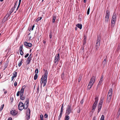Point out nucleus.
<instances>
[{
    "mask_svg": "<svg viewBox=\"0 0 120 120\" xmlns=\"http://www.w3.org/2000/svg\"><path fill=\"white\" fill-rule=\"evenodd\" d=\"M48 75V72L47 70H45V71L44 74V76L43 75L41 79L40 82L41 84L42 85L43 82V86H44L46 85L47 82V77Z\"/></svg>",
    "mask_w": 120,
    "mask_h": 120,
    "instance_id": "obj_1",
    "label": "nucleus"
},
{
    "mask_svg": "<svg viewBox=\"0 0 120 120\" xmlns=\"http://www.w3.org/2000/svg\"><path fill=\"white\" fill-rule=\"evenodd\" d=\"M95 77L94 76H93L91 78L88 86V89L90 90L92 87L93 84L94 83L95 81Z\"/></svg>",
    "mask_w": 120,
    "mask_h": 120,
    "instance_id": "obj_2",
    "label": "nucleus"
},
{
    "mask_svg": "<svg viewBox=\"0 0 120 120\" xmlns=\"http://www.w3.org/2000/svg\"><path fill=\"white\" fill-rule=\"evenodd\" d=\"M116 14L114 13H113L112 19L111 26L112 28L114 27L116 22Z\"/></svg>",
    "mask_w": 120,
    "mask_h": 120,
    "instance_id": "obj_3",
    "label": "nucleus"
},
{
    "mask_svg": "<svg viewBox=\"0 0 120 120\" xmlns=\"http://www.w3.org/2000/svg\"><path fill=\"white\" fill-rule=\"evenodd\" d=\"M72 109L71 105H68L67 108L66 114L67 115H69L71 112H72Z\"/></svg>",
    "mask_w": 120,
    "mask_h": 120,
    "instance_id": "obj_4",
    "label": "nucleus"
},
{
    "mask_svg": "<svg viewBox=\"0 0 120 120\" xmlns=\"http://www.w3.org/2000/svg\"><path fill=\"white\" fill-rule=\"evenodd\" d=\"M109 12L107 10L106 13V16L105 17V22H108L109 21Z\"/></svg>",
    "mask_w": 120,
    "mask_h": 120,
    "instance_id": "obj_5",
    "label": "nucleus"
},
{
    "mask_svg": "<svg viewBox=\"0 0 120 120\" xmlns=\"http://www.w3.org/2000/svg\"><path fill=\"white\" fill-rule=\"evenodd\" d=\"M60 59L59 57V54L58 53L56 55L54 59L55 63H56L57 62L59 61Z\"/></svg>",
    "mask_w": 120,
    "mask_h": 120,
    "instance_id": "obj_6",
    "label": "nucleus"
},
{
    "mask_svg": "<svg viewBox=\"0 0 120 120\" xmlns=\"http://www.w3.org/2000/svg\"><path fill=\"white\" fill-rule=\"evenodd\" d=\"M18 109L20 110H21L24 109V105L22 102H20L18 106Z\"/></svg>",
    "mask_w": 120,
    "mask_h": 120,
    "instance_id": "obj_7",
    "label": "nucleus"
},
{
    "mask_svg": "<svg viewBox=\"0 0 120 120\" xmlns=\"http://www.w3.org/2000/svg\"><path fill=\"white\" fill-rule=\"evenodd\" d=\"M26 119L27 120H29L30 119V110L28 109L26 111Z\"/></svg>",
    "mask_w": 120,
    "mask_h": 120,
    "instance_id": "obj_8",
    "label": "nucleus"
},
{
    "mask_svg": "<svg viewBox=\"0 0 120 120\" xmlns=\"http://www.w3.org/2000/svg\"><path fill=\"white\" fill-rule=\"evenodd\" d=\"M24 44L27 47H30L32 46V44L30 43H27L26 42H24Z\"/></svg>",
    "mask_w": 120,
    "mask_h": 120,
    "instance_id": "obj_9",
    "label": "nucleus"
},
{
    "mask_svg": "<svg viewBox=\"0 0 120 120\" xmlns=\"http://www.w3.org/2000/svg\"><path fill=\"white\" fill-rule=\"evenodd\" d=\"M25 87V86H23L22 88L21 89L20 92V95H23L24 94V90Z\"/></svg>",
    "mask_w": 120,
    "mask_h": 120,
    "instance_id": "obj_10",
    "label": "nucleus"
},
{
    "mask_svg": "<svg viewBox=\"0 0 120 120\" xmlns=\"http://www.w3.org/2000/svg\"><path fill=\"white\" fill-rule=\"evenodd\" d=\"M26 104L25 105H24V109H26L28 105L29 102H28V99H27L26 100Z\"/></svg>",
    "mask_w": 120,
    "mask_h": 120,
    "instance_id": "obj_11",
    "label": "nucleus"
},
{
    "mask_svg": "<svg viewBox=\"0 0 120 120\" xmlns=\"http://www.w3.org/2000/svg\"><path fill=\"white\" fill-rule=\"evenodd\" d=\"M11 115L13 116H15L16 114L17 113L16 111L14 110L11 111Z\"/></svg>",
    "mask_w": 120,
    "mask_h": 120,
    "instance_id": "obj_12",
    "label": "nucleus"
},
{
    "mask_svg": "<svg viewBox=\"0 0 120 120\" xmlns=\"http://www.w3.org/2000/svg\"><path fill=\"white\" fill-rule=\"evenodd\" d=\"M56 19V16L54 15L53 16L52 18V22L53 23H54L55 22V21Z\"/></svg>",
    "mask_w": 120,
    "mask_h": 120,
    "instance_id": "obj_13",
    "label": "nucleus"
},
{
    "mask_svg": "<svg viewBox=\"0 0 120 120\" xmlns=\"http://www.w3.org/2000/svg\"><path fill=\"white\" fill-rule=\"evenodd\" d=\"M98 98L96 97L95 98V101L94 103V105H97V104L98 103Z\"/></svg>",
    "mask_w": 120,
    "mask_h": 120,
    "instance_id": "obj_14",
    "label": "nucleus"
},
{
    "mask_svg": "<svg viewBox=\"0 0 120 120\" xmlns=\"http://www.w3.org/2000/svg\"><path fill=\"white\" fill-rule=\"evenodd\" d=\"M102 107V105H98V113L100 111L101 109V108Z\"/></svg>",
    "mask_w": 120,
    "mask_h": 120,
    "instance_id": "obj_15",
    "label": "nucleus"
},
{
    "mask_svg": "<svg viewBox=\"0 0 120 120\" xmlns=\"http://www.w3.org/2000/svg\"><path fill=\"white\" fill-rule=\"evenodd\" d=\"M76 26L79 28L80 29H81L82 27V25L79 24H78L76 25Z\"/></svg>",
    "mask_w": 120,
    "mask_h": 120,
    "instance_id": "obj_16",
    "label": "nucleus"
},
{
    "mask_svg": "<svg viewBox=\"0 0 120 120\" xmlns=\"http://www.w3.org/2000/svg\"><path fill=\"white\" fill-rule=\"evenodd\" d=\"M100 45V44L99 43H96V49H97L98 48Z\"/></svg>",
    "mask_w": 120,
    "mask_h": 120,
    "instance_id": "obj_17",
    "label": "nucleus"
},
{
    "mask_svg": "<svg viewBox=\"0 0 120 120\" xmlns=\"http://www.w3.org/2000/svg\"><path fill=\"white\" fill-rule=\"evenodd\" d=\"M66 116H65L64 120H68L69 119V117L68 116V115L66 114Z\"/></svg>",
    "mask_w": 120,
    "mask_h": 120,
    "instance_id": "obj_18",
    "label": "nucleus"
},
{
    "mask_svg": "<svg viewBox=\"0 0 120 120\" xmlns=\"http://www.w3.org/2000/svg\"><path fill=\"white\" fill-rule=\"evenodd\" d=\"M111 98V97H109L107 96V101L108 103H109L110 101Z\"/></svg>",
    "mask_w": 120,
    "mask_h": 120,
    "instance_id": "obj_19",
    "label": "nucleus"
},
{
    "mask_svg": "<svg viewBox=\"0 0 120 120\" xmlns=\"http://www.w3.org/2000/svg\"><path fill=\"white\" fill-rule=\"evenodd\" d=\"M13 77H16L17 75V72L16 71H15L13 73Z\"/></svg>",
    "mask_w": 120,
    "mask_h": 120,
    "instance_id": "obj_20",
    "label": "nucleus"
},
{
    "mask_svg": "<svg viewBox=\"0 0 120 120\" xmlns=\"http://www.w3.org/2000/svg\"><path fill=\"white\" fill-rule=\"evenodd\" d=\"M112 88H110L109 89V91L108 92V94H112Z\"/></svg>",
    "mask_w": 120,
    "mask_h": 120,
    "instance_id": "obj_21",
    "label": "nucleus"
},
{
    "mask_svg": "<svg viewBox=\"0 0 120 120\" xmlns=\"http://www.w3.org/2000/svg\"><path fill=\"white\" fill-rule=\"evenodd\" d=\"M23 59H22L21 60V61L18 64V66L19 67H20L21 66L22 64L23 63L22 61L23 60Z\"/></svg>",
    "mask_w": 120,
    "mask_h": 120,
    "instance_id": "obj_22",
    "label": "nucleus"
},
{
    "mask_svg": "<svg viewBox=\"0 0 120 120\" xmlns=\"http://www.w3.org/2000/svg\"><path fill=\"white\" fill-rule=\"evenodd\" d=\"M41 19L42 17H38L36 20V22H38L39 21L41 20Z\"/></svg>",
    "mask_w": 120,
    "mask_h": 120,
    "instance_id": "obj_23",
    "label": "nucleus"
},
{
    "mask_svg": "<svg viewBox=\"0 0 120 120\" xmlns=\"http://www.w3.org/2000/svg\"><path fill=\"white\" fill-rule=\"evenodd\" d=\"M62 112H62L60 111V115L58 117V119L59 120L60 117H61V116H62Z\"/></svg>",
    "mask_w": 120,
    "mask_h": 120,
    "instance_id": "obj_24",
    "label": "nucleus"
},
{
    "mask_svg": "<svg viewBox=\"0 0 120 120\" xmlns=\"http://www.w3.org/2000/svg\"><path fill=\"white\" fill-rule=\"evenodd\" d=\"M20 99L22 100H24L25 99V97L23 95H20Z\"/></svg>",
    "mask_w": 120,
    "mask_h": 120,
    "instance_id": "obj_25",
    "label": "nucleus"
},
{
    "mask_svg": "<svg viewBox=\"0 0 120 120\" xmlns=\"http://www.w3.org/2000/svg\"><path fill=\"white\" fill-rule=\"evenodd\" d=\"M21 0H19V3L18 4V5L17 7V8H16V10H17L19 8V5H20V3L21 2Z\"/></svg>",
    "mask_w": 120,
    "mask_h": 120,
    "instance_id": "obj_26",
    "label": "nucleus"
},
{
    "mask_svg": "<svg viewBox=\"0 0 120 120\" xmlns=\"http://www.w3.org/2000/svg\"><path fill=\"white\" fill-rule=\"evenodd\" d=\"M37 78L38 75L37 74H35L34 77V79L36 80L37 79Z\"/></svg>",
    "mask_w": 120,
    "mask_h": 120,
    "instance_id": "obj_27",
    "label": "nucleus"
},
{
    "mask_svg": "<svg viewBox=\"0 0 120 120\" xmlns=\"http://www.w3.org/2000/svg\"><path fill=\"white\" fill-rule=\"evenodd\" d=\"M82 76L81 75H80L79 76V79H78V82H80V81H81V78H82Z\"/></svg>",
    "mask_w": 120,
    "mask_h": 120,
    "instance_id": "obj_28",
    "label": "nucleus"
},
{
    "mask_svg": "<svg viewBox=\"0 0 120 120\" xmlns=\"http://www.w3.org/2000/svg\"><path fill=\"white\" fill-rule=\"evenodd\" d=\"M11 13H9V14H7L5 16V17H6V18H8L11 15Z\"/></svg>",
    "mask_w": 120,
    "mask_h": 120,
    "instance_id": "obj_29",
    "label": "nucleus"
},
{
    "mask_svg": "<svg viewBox=\"0 0 120 120\" xmlns=\"http://www.w3.org/2000/svg\"><path fill=\"white\" fill-rule=\"evenodd\" d=\"M23 45H21L20 46L19 48V51H22L23 49Z\"/></svg>",
    "mask_w": 120,
    "mask_h": 120,
    "instance_id": "obj_30",
    "label": "nucleus"
},
{
    "mask_svg": "<svg viewBox=\"0 0 120 120\" xmlns=\"http://www.w3.org/2000/svg\"><path fill=\"white\" fill-rule=\"evenodd\" d=\"M100 38H98L96 43H100Z\"/></svg>",
    "mask_w": 120,
    "mask_h": 120,
    "instance_id": "obj_31",
    "label": "nucleus"
},
{
    "mask_svg": "<svg viewBox=\"0 0 120 120\" xmlns=\"http://www.w3.org/2000/svg\"><path fill=\"white\" fill-rule=\"evenodd\" d=\"M38 68H37L36 69L35 71V74H37L38 73Z\"/></svg>",
    "mask_w": 120,
    "mask_h": 120,
    "instance_id": "obj_32",
    "label": "nucleus"
},
{
    "mask_svg": "<svg viewBox=\"0 0 120 120\" xmlns=\"http://www.w3.org/2000/svg\"><path fill=\"white\" fill-rule=\"evenodd\" d=\"M4 104H3L1 106V107L0 108V111H1L2 110L4 106Z\"/></svg>",
    "mask_w": 120,
    "mask_h": 120,
    "instance_id": "obj_33",
    "label": "nucleus"
},
{
    "mask_svg": "<svg viewBox=\"0 0 120 120\" xmlns=\"http://www.w3.org/2000/svg\"><path fill=\"white\" fill-rule=\"evenodd\" d=\"M86 38H85L83 40V45H84L86 44Z\"/></svg>",
    "mask_w": 120,
    "mask_h": 120,
    "instance_id": "obj_34",
    "label": "nucleus"
},
{
    "mask_svg": "<svg viewBox=\"0 0 120 120\" xmlns=\"http://www.w3.org/2000/svg\"><path fill=\"white\" fill-rule=\"evenodd\" d=\"M90 11V7H89V8H88L87 12V14L88 15L89 13V12Z\"/></svg>",
    "mask_w": 120,
    "mask_h": 120,
    "instance_id": "obj_35",
    "label": "nucleus"
},
{
    "mask_svg": "<svg viewBox=\"0 0 120 120\" xmlns=\"http://www.w3.org/2000/svg\"><path fill=\"white\" fill-rule=\"evenodd\" d=\"M101 120H104V117L103 115H102L101 118Z\"/></svg>",
    "mask_w": 120,
    "mask_h": 120,
    "instance_id": "obj_36",
    "label": "nucleus"
},
{
    "mask_svg": "<svg viewBox=\"0 0 120 120\" xmlns=\"http://www.w3.org/2000/svg\"><path fill=\"white\" fill-rule=\"evenodd\" d=\"M63 105L61 106V107L60 111L62 112H63V110H64V109H63Z\"/></svg>",
    "mask_w": 120,
    "mask_h": 120,
    "instance_id": "obj_37",
    "label": "nucleus"
},
{
    "mask_svg": "<svg viewBox=\"0 0 120 120\" xmlns=\"http://www.w3.org/2000/svg\"><path fill=\"white\" fill-rule=\"evenodd\" d=\"M31 58H30V57H28L27 60V61H28L30 62L31 60Z\"/></svg>",
    "mask_w": 120,
    "mask_h": 120,
    "instance_id": "obj_38",
    "label": "nucleus"
},
{
    "mask_svg": "<svg viewBox=\"0 0 120 120\" xmlns=\"http://www.w3.org/2000/svg\"><path fill=\"white\" fill-rule=\"evenodd\" d=\"M102 81H103V80L100 79V81L98 83V85H101V83L102 82Z\"/></svg>",
    "mask_w": 120,
    "mask_h": 120,
    "instance_id": "obj_39",
    "label": "nucleus"
},
{
    "mask_svg": "<svg viewBox=\"0 0 120 120\" xmlns=\"http://www.w3.org/2000/svg\"><path fill=\"white\" fill-rule=\"evenodd\" d=\"M40 118H41V120H43V115H40Z\"/></svg>",
    "mask_w": 120,
    "mask_h": 120,
    "instance_id": "obj_40",
    "label": "nucleus"
},
{
    "mask_svg": "<svg viewBox=\"0 0 120 120\" xmlns=\"http://www.w3.org/2000/svg\"><path fill=\"white\" fill-rule=\"evenodd\" d=\"M19 51L20 55H23V53L22 51Z\"/></svg>",
    "mask_w": 120,
    "mask_h": 120,
    "instance_id": "obj_41",
    "label": "nucleus"
},
{
    "mask_svg": "<svg viewBox=\"0 0 120 120\" xmlns=\"http://www.w3.org/2000/svg\"><path fill=\"white\" fill-rule=\"evenodd\" d=\"M96 107L94 106H92V110L93 111H94L95 109L96 108Z\"/></svg>",
    "mask_w": 120,
    "mask_h": 120,
    "instance_id": "obj_42",
    "label": "nucleus"
},
{
    "mask_svg": "<svg viewBox=\"0 0 120 120\" xmlns=\"http://www.w3.org/2000/svg\"><path fill=\"white\" fill-rule=\"evenodd\" d=\"M103 98H101L100 101L103 103Z\"/></svg>",
    "mask_w": 120,
    "mask_h": 120,
    "instance_id": "obj_43",
    "label": "nucleus"
},
{
    "mask_svg": "<svg viewBox=\"0 0 120 120\" xmlns=\"http://www.w3.org/2000/svg\"><path fill=\"white\" fill-rule=\"evenodd\" d=\"M112 94H108L107 96L111 98Z\"/></svg>",
    "mask_w": 120,
    "mask_h": 120,
    "instance_id": "obj_44",
    "label": "nucleus"
},
{
    "mask_svg": "<svg viewBox=\"0 0 120 120\" xmlns=\"http://www.w3.org/2000/svg\"><path fill=\"white\" fill-rule=\"evenodd\" d=\"M20 91H18L17 94V96H19V94H20Z\"/></svg>",
    "mask_w": 120,
    "mask_h": 120,
    "instance_id": "obj_45",
    "label": "nucleus"
},
{
    "mask_svg": "<svg viewBox=\"0 0 120 120\" xmlns=\"http://www.w3.org/2000/svg\"><path fill=\"white\" fill-rule=\"evenodd\" d=\"M17 82H16V81H15L14 83V86H17Z\"/></svg>",
    "mask_w": 120,
    "mask_h": 120,
    "instance_id": "obj_46",
    "label": "nucleus"
},
{
    "mask_svg": "<svg viewBox=\"0 0 120 120\" xmlns=\"http://www.w3.org/2000/svg\"><path fill=\"white\" fill-rule=\"evenodd\" d=\"M17 3V2H16V3L15 4V5L14 6V8H14V10L15 8H16V6H17V4H16V3Z\"/></svg>",
    "mask_w": 120,
    "mask_h": 120,
    "instance_id": "obj_47",
    "label": "nucleus"
},
{
    "mask_svg": "<svg viewBox=\"0 0 120 120\" xmlns=\"http://www.w3.org/2000/svg\"><path fill=\"white\" fill-rule=\"evenodd\" d=\"M61 77L62 79L64 78V75L63 73L62 74Z\"/></svg>",
    "mask_w": 120,
    "mask_h": 120,
    "instance_id": "obj_48",
    "label": "nucleus"
},
{
    "mask_svg": "<svg viewBox=\"0 0 120 120\" xmlns=\"http://www.w3.org/2000/svg\"><path fill=\"white\" fill-rule=\"evenodd\" d=\"M48 116V115L47 114H45L44 115V117L45 118H47Z\"/></svg>",
    "mask_w": 120,
    "mask_h": 120,
    "instance_id": "obj_49",
    "label": "nucleus"
},
{
    "mask_svg": "<svg viewBox=\"0 0 120 120\" xmlns=\"http://www.w3.org/2000/svg\"><path fill=\"white\" fill-rule=\"evenodd\" d=\"M29 54L28 53H27L26 55L25 56V58H26L28 56H29Z\"/></svg>",
    "mask_w": 120,
    "mask_h": 120,
    "instance_id": "obj_50",
    "label": "nucleus"
},
{
    "mask_svg": "<svg viewBox=\"0 0 120 120\" xmlns=\"http://www.w3.org/2000/svg\"><path fill=\"white\" fill-rule=\"evenodd\" d=\"M103 63L105 64H106V61L105 59L103 61Z\"/></svg>",
    "mask_w": 120,
    "mask_h": 120,
    "instance_id": "obj_51",
    "label": "nucleus"
},
{
    "mask_svg": "<svg viewBox=\"0 0 120 120\" xmlns=\"http://www.w3.org/2000/svg\"><path fill=\"white\" fill-rule=\"evenodd\" d=\"M103 75H102L101 77V78L100 79L103 80Z\"/></svg>",
    "mask_w": 120,
    "mask_h": 120,
    "instance_id": "obj_52",
    "label": "nucleus"
},
{
    "mask_svg": "<svg viewBox=\"0 0 120 120\" xmlns=\"http://www.w3.org/2000/svg\"><path fill=\"white\" fill-rule=\"evenodd\" d=\"M34 25H33L32 26V28L31 29V30H33V29H34Z\"/></svg>",
    "mask_w": 120,
    "mask_h": 120,
    "instance_id": "obj_53",
    "label": "nucleus"
},
{
    "mask_svg": "<svg viewBox=\"0 0 120 120\" xmlns=\"http://www.w3.org/2000/svg\"><path fill=\"white\" fill-rule=\"evenodd\" d=\"M102 103H103L100 101L99 105H102Z\"/></svg>",
    "mask_w": 120,
    "mask_h": 120,
    "instance_id": "obj_54",
    "label": "nucleus"
},
{
    "mask_svg": "<svg viewBox=\"0 0 120 120\" xmlns=\"http://www.w3.org/2000/svg\"><path fill=\"white\" fill-rule=\"evenodd\" d=\"M31 27H29L28 28V30L29 31H30L31 30Z\"/></svg>",
    "mask_w": 120,
    "mask_h": 120,
    "instance_id": "obj_55",
    "label": "nucleus"
},
{
    "mask_svg": "<svg viewBox=\"0 0 120 120\" xmlns=\"http://www.w3.org/2000/svg\"><path fill=\"white\" fill-rule=\"evenodd\" d=\"M77 112L78 113H79L80 112V110L79 109L77 110Z\"/></svg>",
    "mask_w": 120,
    "mask_h": 120,
    "instance_id": "obj_56",
    "label": "nucleus"
},
{
    "mask_svg": "<svg viewBox=\"0 0 120 120\" xmlns=\"http://www.w3.org/2000/svg\"><path fill=\"white\" fill-rule=\"evenodd\" d=\"M83 100L82 99L81 100V102H80V103L81 104H83Z\"/></svg>",
    "mask_w": 120,
    "mask_h": 120,
    "instance_id": "obj_57",
    "label": "nucleus"
},
{
    "mask_svg": "<svg viewBox=\"0 0 120 120\" xmlns=\"http://www.w3.org/2000/svg\"><path fill=\"white\" fill-rule=\"evenodd\" d=\"M30 61H27V60H26V62L27 63V64H29V63H30Z\"/></svg>",
    "mask_w": 120,
    "mask_h": 120,
    "instance_id": "obj_58",
    "label": "nucleus"
},
{
    "mask_svg": "<svg viewBox=\"0 0 120 120\" xmlns=\"http://www.w3.org/2000/svg\"><path fill=\"white\" fill-rule=\"evenodd\" d=\"M12 120V118H11L9 117L8 118V120Z\"/></svg>",
    "mask_w": 120,
    "mask_h": 120,
    "instance_id": "obj_59",
    "label": "nucleus"
},
{
    "mask_svg": "<svg viewBox=\"0 0 120 120\" xmlns=\"http://www.w3.org/2000/svg\"><path fill=\"white\" fill-rule=\"evenodd\" d=\"M49 36V38H52V34L50 33V34Z\"/></svg>",
    "mask_w": 120,
    "mask_h": 120,
    "instance_id": "obj_60",
    "label": "nucleus"
},
{
    "mask_svg": "<svg viewBox=\"0 0 120 120\" xmlns=\"http://www.w3.org/2000/svg\"><path fill=\"white\" fill-rule=\"evenodd\" d=\"M14 77H13V76L11 78V81H12L14 79Z\"/></svg>",
    "mask_w": 120,
    "mask_h": 120,
    "instance_id": "obj_61",
    "label": "nucleus"
},
{
    "mask_svg": "<svg viewBox=\"0 0 120 120\" xmlns=\"http://www.w3.org/2000/svg\"><path fill=\"white\" fill-rule=\"evenodd\" d=\"M31 54H30L29 56V57H30V58H32V56H31Z\"/></svg>",
    "mask_w": 120,
    "mask_h": 120,
    "instance_id": "obj_62",
    "label": "nucleus"
},
{
    "mask_svg": "<svg viewBox=\"0 0 120 120\" xmlns=\"http://www.w3.org/2000/svg\"><path fill=\"white\" fill-rule=\"evenodd\" d=\"M93 120H96L95 117H94Z\"/></svg>",
    "mask_w": 120,
    "mask_h": 120,
    "instance_id": "obj_63",
    "label": "nucleus"
},
{
    "mask_svg": "<svg viewBox=\"0 0 120 120\" xmlns=\"http://www.w3.org/2000/svg\"><path fill=\"white\" fill-rule=\"evenodd\" d=\"M118 112H119V113L120 114V108L119 109V111H118Z\"/></svg>",
    "mask_w": 120,
    "mask_h": 120,
    "instance_id": "obj_64",
    "label": "nucleus"
}]
</instances>
